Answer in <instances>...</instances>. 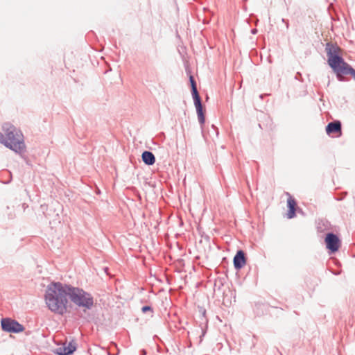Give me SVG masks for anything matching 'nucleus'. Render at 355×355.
Here are the masks:
<instances>
[{"label": "nucleus", "mask_w": 355, "mask_h": 355, "mask_svg": "<svg viewBox=\"0 0 355 355\" xmlns=\"http://www.w3.org/2000/svg\"><path fill=\"white\" fill-rule=\"evenodd\" d=\"M325 51L327 55V63L336 74L338 80L341 82L347 80L345 78L347 75H351L355 80V69L345 61L341 54L342 49L337 44L327 42Z\"/></svg>", "instance_id": "nucleus-1"}, {"label": "nucleus", "mask_w": 355, "mask_h": 355, "mask_svg": "<svg viewBox=\"0 0 355 355\" xmlns=\"http://www.w3.org/2000/svg\"><path fill=\"white\" fill-rule=\"evenodd\" d=\"M68 284L52 282L48 285L44 299L49 309L54 313L63 315L67 311Z\"/></svg>", "instance_id": "nucleus-2"}, {"label": "nucleus", "mask_w": 355, "mask_h": 355, "mask_svg": "<svg viewBox=\"0 0 355 355\" xmlns=\"http://www.w3.org/2000/svg\"><path fill=\"white\" fill-rule=\"evenodd\" d=\"M3 132H0V143L17 153L25 150L26 145L21 130L10 123H6L2 126Z\"/></svg>", "instance_id": "nucleus-3"}, {"label": "nucleus", "mask_w": 355, "mask_h": 355, "mask_svg": "<svg viewBox=\"0 0 355 355\" xmlns=\"http://www.w3.org/2000/svg\"><path fill=\"white\" fill-rule=\"evenodd\" d=\"M68 298L78 307L84 308L87 310L92 309L94 304L92 295L83 288L73 286L68 284Z\"/></svg>", "instance_id": "nucleus-4"}, {"label": "nucleus", "mask_w": 355, "mask_h": 355, "mask_svg": "<svg viewBox=\"0 0 355 355\" xmlns=\"http://www.w3.org/2000/svg\"><path fill=\"white\" fill-rule=\"evenodd\" d=\"M189 82L191 87V95L196 109L198 121L200 124L201 132L204 136L203 125L205 122V110L202 103L201 98L197 89V84L193 76H190Z\"/></svg>", "instance_id": "nucleus-5"}, {"label": "nucleus", "mask_w": 355, "mask_h": 355, "mask_svg": "<svg viewBox=\"0 0 355 355\" xmlns=\"http://www.w3.org/2000/svg\"><path fill=\"white\" fill-rule=\"evenodd\" d=\"M2 330L13 334L21 333L24 330V327L19 322L10 318H4L1 320Z\"/></svg>", "instance_id": "nucleus-6"}, {"label": "nucleus", "mask_w": 355, "mask_h": 355, "mask_svg": "<svg viewBox=\"0 0 355 355\" xmlns=\"http://www.w3.org/2000/svg\"><path fill=\"white\" fill-rule=\"evenodd\" d=\"M324 241L327 248L331 254L337 252L340 246L339 237L333 232H329L326 234Z\"/></svg>", "instance_id": "nucleus-7"}, {"label": "nucleus", "mask_w": 355, "mask_h": 355, "mask_svg": "<svg viewBox=\"0 0 355 355\" xmlns=\"http://www.w3.org/2000/svg\"><path fill=\"white\" fill-rule=\"evenodd\" d=\"M199 311V318H200V327L202 330V334L200 336V343L202 341V338L207 332V327L208 324V319L206 317V310L203 307H198Z\"/></svg>", "instance_id": "nucleus-8"}, {"label": "nucleus", "mask_w": 355, "mask_h": 355, "mask_svg": "<svg viewBox=\"0 0 355 355\" xmlns=\"http://www.w3.org/2000/svg\"><path fill=\"white\" fill-rule=\"evenodd\" d=\"M234 267L236 270H241L246 263L245 253L242 250H239L233 259Z\"/></svg>", "instance_id": "nucleus-9"}, {"label": "nucleus", "mask_w": 355, "mask_h": 355, "mask_svg": "<svg viewBox=\"0 0 355 355\" xmlns=\"http://www.w3.org/2000/svg\"><path fill=\"white\" fill-rule=\"evenodd\" d=\"M326 132L331 136L332 134H338L340 137L342 134V124L340 121H334L327 124L326 126Z\"/></svg>", "instance_id": "nucleus-10"}, {"label": "nucleus", "mask_w": 355, "mask_h": 355, "mask_svg": "<svg viewBox=\"0 0 355 355\" xmlns=\"http://www.w3.org/2000/svg\"><path fill=\"white\" fill-rule=\"evenodd\" d=\"M76 350V345L71 341L67 346L64 345L56 349L55 354L58 355H71Z\"/></svg>", "instance_id": "nucleus-11"}, {"label": "nucleus", "mask_w": 355, "mask_h": 355, "mask_svg": "<svg viewBox=\"0 0 355 355\" xmlns=\"http://www.w3.org/2000/svg\"><path fill=\"white\" fill-rule=\"evenodd\" d=\"M296 207L297 202L296 200L292 197L289 196L287 200V207L288 209L287 213V217L289 219H291L296 216Z\"/></svg>", "instance_id": "nucleus-12"}, {"label": "nucleus", "mask_w": 355, "mask_h": 355, "mask_svg": "<svg viewBox=\"0 0 355 355\" xmlns=\"http://www.w3.org/2000/svg\"><path fill=\"white\" fill-rule=\"evenodd\" d=\"M142 161L148 166H152L155 162V157L154 154L148 150H145L141 155Z\"/></svg>", "instance_id": "nucleus-13"}, {"label": "nucleus", "mask_w": 355, "mask_h": 355, "mask_svg": "<svg viewBox=\"0 0 355 355\" xmlns=\"http://www.w3.org/2000/svg\"><path fill=\"white\" fill-rule=\"evenodd\" d=\"M329 223L327 220L320 219L318 222L317 229L318 232H323L325 230L328 229Z\"/></svg>", "instance_id": "nucleus-14"}, {"label": "nucleus", "mask_w": 355, "mask_h": 355, "mask_svg": "<svg viewBox=\"0 0 355 355\" xmlns=\"http://www.w3.org/2000/svg\"><path fill=\"white\" fill-rule=\"evenodd\" d=\"M223 284H224V279H223V278L216 279L214 282V290L220 291L221 289V288L223 286Z\"/></svg>", "instance_id": "nucleus-15"}, {"label": "nucleus", "mask_w": 355, "mask_h": 355, "mask_svg": "<svg viewBox=\"0 0 355 355\" xmlns=\"http://www.w3.org/2000/svg\"><path fill=\"white\" fill-rule=\"evenodd\" d=\"M209 134L212 138L214 137H218L219 134L218 128L214 125H211V130H209Z\"/></svg>", "instance_id": "nucleus-16"}, {"label": "nucleus", "mask_w": 355, "mask_h": 355, "mask_svg": "<svg viewBox=\"0 0 355 355\" xmlns=\"http://www.w3.org/2000/svg\"><path fill=\"white\" fill-rule=\"evenodd\" d=\"M141 311L143 313H146L148 311H150L151 313H153V309L152 306L146 305V306H144L141 308Z\"/></svg>", "instance_id": "nucleus-17"}, {"label": "nucleus", "mask_w": 355, "mask_h": 355, "mask_svg": "<svg viewBox=\"0 0 355 355\" xmlns=\"http://www.w3.org/2000/svg\"><path fill=\"white\" fill-rule=\"evenodd\" d=\"M282 21L283 23H284V24H285L286 28V30H288V28H289V21H288V19H286L282 18Z\"/></svg>", "instance_id": "nucleus-18"}, {"label": "nucleus", "mask_w": 355, "mask_h": 355, "mask_svg": "<svg viewBox=\"0 0 355 355\" xmlns=\"http://www.w3.org/2000/svg\"><path fill=\"white\" fill-rule=\"evenodd\" d=\"M146 354H147V352L144 349L140 350V355H146Z\"/></svg>", "instance_id": "nucleus-19"}, {"label": "nucleus", "mask_w": 355, "mask_h": 355, "mask_svg": "<svg viewBox=\"0 0 355 355\" xmlns=\"http://www.w3.org/2000/svg\"><path fill=\"white\" fill-rule=\"evenodd\" d=\"M257 33V30L256 28H253L251 30V33L254 35Z\"/></svg>", "instance_id": "nucleus-20"}, {"label": "nucleus", "mask_w": 355, "mask_h": 355, "mask_svg": "<svg viewBox=\"0 0 355 355\" xmlns=\"http://www.w3.org/2000/svg\"><path fill=\"white\" fill-rule=\"evenodd\" d=\"M24 209H25L26 207H28L25 203L23 204Z\"/></svg>", "instance_id": "nucleus-21"}, {"label": "nucleus", "mask_w": 355, "mask_h": 355, "mask_svg": "<svg viewBox=\"0 0 355 355\" xmlns=\"http://www.w3.org/2000/svg\"><path fill=\"white\" fill-rule=\"evenodd\" d=\"M263 94L260 95V98H263Z\"/></svg>", "instance_id": "nucleus-22"}]
</instances>
